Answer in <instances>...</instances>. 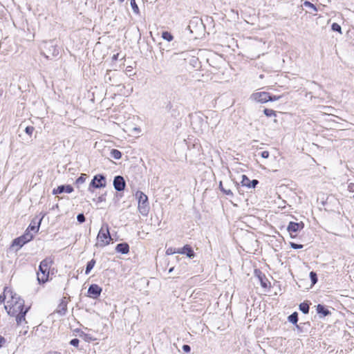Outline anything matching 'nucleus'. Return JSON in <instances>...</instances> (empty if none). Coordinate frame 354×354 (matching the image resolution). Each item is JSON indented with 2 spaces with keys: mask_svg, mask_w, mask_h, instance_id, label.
I'll list each match as a JSON object with an SVG mask.
<instances>
[{
  "mask_svg": "<svg viewBox=\"0 0 354 354\" xmlns=\"http://www.w3.org/2000/svg\"><path fill=\"white\" fill-rule=\"evenodd\" d=\"M115 250L121 254H127L129 252V245L127 243H119L117 245Z\"/></svg>",
  "mask_w": 354,
  "mask_h": 354,
  "instance_id": "14",
  "label": "nucleus"
},
{
  "mask_svg": "<svg viewBox=\"0 0 354 354\" xmlns=\"http://www.w3.org/2000/svg\"><path fill=\"white\" fill-rule=\"evenodd\" d=\"M102 290V288L97 284H92L88 288V294L91 298L97 299L100 295Z\"/></svg>",
  "mask_w": 354,
  "mask_h": 354,
  "instance_id": "9",
  "label": "nucleus"
},
{
  "mask_svg": "<svg viewBox=\"0 0 354 354\" xmlns=\"http://www.w3.org/2000/svg\"><path fill=\"white\" fill-rule=\"evenodd\" d=\"M290 246L293 249H301L303 248V245L301 244H297L295 243H290Z\"/></svg>",
  "mask_w": 354,
  "mask_h": 354,
  "instance_id": "33",
  "label": "nucleus"
},
{
  "mask_svg": "<svg viewBox=\"0 0 354 354\" xmlns=\"http://www.w3.org/2000/svg\"><path fill=\"white\" fill-rule=\"evenodd\" d=\"M251 98L257 102L264 104L269 101L278 100L281 98V96L272 95L266 91H259L252 93Z\"/></svg>",
  "mask_w": 354,
  "mask_h": 354,
  "instance_id": "4",
  "label": "nucleus"
},
{
  "mask_svg": "<svg viewBox=\"0 0 354 354\" xmlns=\"http://www.w3.org/2000/svg\"><path fill=\"white\" fill-rule=\"evenodd\" d=\"M118 54H116V55H114L112 58H113V60H117L118 59Z\"/></svg>",
  "mask_w": 354,
  "mask_h": 354,
  "instance_id": "39",
  "label": "nucleus"
},
{
  "mask_svg": "<svg viewBox=\"0 0 354 354\" xmlns=\"http://www.w3.org/2000/svg\"><path fill=\"white\" fill-rule=\"evenodd\" d=\"M257 277L261 282L262 287L267 288L268 279H267L266 277L265 276V274H262L260 271H259V274H258Z\"/></svg>",
  "mask_w": 354,
  "mask_h": 354,
  "instance_id": "16",
  "label": "nucleus"
},
{
  "mask_svg": "<svg viewBox=\"0 0 354 354\" xmlns=\"http://www.w3.org/2000/svg\"><path fill=\"white\" fill-rule=\"evenodd\" d=\"M310 277L312 283L313 285L317 283V274L315 272H310Z\"/></svg>",
  "mask_w": 354,
  "mask_h": 354,
  "instance_id": "28",
  "label": "nucleus"
},
{
  "mask_svg": "<svg viewBox=\"0 0 354 354\" xmlns=\"http://www.w3.org/2000/svg\"><path fill=\"white\" fill-rule=\"evenodd\" d=\"M178 254H186L188 257L192 258L194 257V252L189 245H185L183 248L177 250Z\"/></svg>",
  "mask_w": 354,
  "mask_h": 354,
  "instance_id": "11",
  "label": "nucleus"
},
{
  "mask_svg": "<svg viewBox=\"0 0 354 354\" xmlns=\"http://www.w3.org/2000/svg\"><path fill=\"white\" fill-rule=\"evenodd\" d=\"M86 178H87L86 174H82L81 176L78 178H77V180H75V184L78 185H81V184L84 183L86 181Z\"/></svg>",
  "mask_w": 354,
  "mask_h": 354,
  "instance_id": "24",
  "label": "nucleus"
},
{
  "mask_svg": "<svg viewBox=\"0 0 354 354\" xmlns=\"http://www.w3.org/2000/svg\"><path fill=\"white\" fill-rule=\"evenodd\" d=\"M162 37L168 41H171L173 40L174 39V37L173 35L169 32H167V31H164L162 33Z\"/></svg>",
  "mask_w": 354,
  "mask_h": 354,
  "instance_id": "22",
  "label": "nucleus"
},
{
  "mask_svg": "<svg viewBox=\"0 0 354 354\" xmlns=\"http://www.w3.org/2000/svg\"><path fill=\"white\" fill-rule=\"evenodd\" d=\"M304 227V223L301 221L299 223L295 222H290L288 227L287 230L290 233L292 237H295V235H293L292 233L297 232L298 231L301 230Z\"/></svg>",
  "mask_w": 354,
  "mask_h": 354,
  "instance_id": "8",
  "label": "nucleus"
},
{
  "mask_svg": "<svg viewBox=\"0 0 354 354\" xmlns=\"http://www.w3.org/2000/svg\"><path fill=\"white\" fill-rule=\"evenodd\" d=\"M131 6L133 10V12L136 14L139 13V8L136 2V0H131L130 1Z\"/></svg>",
  "mask_w": 354,
  "mask_h": 354,
  "instance_id": "26",
  "label": "nucleus"
},
{
  "mask_svg": "<svg viewBox=\"0 0 354 354\" xmlns=\"http://www.w3.org/2000/svg\"><path fill=\"white\" fill-rule=\"evenodd\" d=\"M34 131L35 127L32 126L26 127V128L25 129V132L30 136H32Z\"/></svg>",
  "mask_w": 354,
  "mask_h": 354,
  "instance_id": "30",
  "label": "nucleus"
},
{
  "mask_svg": "<svg viewBox=\"0 0 354 354\" xmlns=\"http://www.w3.org/2000/svg\"><path fill=\"white\" fill-rule=\"evenodd\" d=\"M261 156L263 158H268L270 156V153L268 151H263L261 153Z\"/></svg>",
  "mask_w": 354,
  "mask_h": 354,
  "instance_id": "35",
  "label": "nucleus"
},
{
  "mask_svg": "<svg viewBox=\"0 0 354 354\" xmlns=\"http://www.w3.org/2000/svg\"><path fill=\"white\" fill-rule=\"evenodd\" d=\"M79 342H80L79 339L75 338V339H73L72 340H71L70 344L73 346L78 347Z\"/></svg>",
  "mask_w": 354,
  "mask_h": 354,
  "instance_id": "32",
  "label": "nucleus"
},
{
  "mask_svg": "<svg viewBox=\"0 0 354 354\" xmlns=\"http://www.w3.org/2000/svg\"><path fill=\"white\" fill-rule=\"evenodd\" d=\"M77 219L80 223H83L85 221V217L83 214H80L77 216Z\"/></svg>",
  "mask_w": 354,
  "mask_h": 354,
  "instance_id": "34",
  "label": "nucleus"
},
{
  "mask_svg": "<svg viewBox=\"0 0 354 354\" xmlns=\"http://www.w3.org/2000/svg\"><path fill=\"white\" fill-rule=\"evenodd\" d=\"M106 186V179L104 176L98 174L94 176L90 183V187L94 188H102Z\"/></svg>",
  "mask_w": 354,
  "mask_h": 354,
  "instance_id": "7",
  "label": "nucleus"
},
{
  "mask_svg": "<svg viewBox=\"0 0 354 354\" xmlns=\"http://www.w3.org/2000/svg\"><path fill=\"white\" fill-rule=\"evenodd\" d=\"M136 196L138 199V210L142 214H147L148 208V197L142 192H137Z\"/></svg>",
  "mask_w": 354,
  "mask_h": 354,
  "instance_id": "5",
  "label": "nucleus"
},
{
  "mask_svg": "<svg viewBox=\"0 0 354 354\" xmlns=\"http://www.w3.org/2000/svg\"><path fill=\"white\" fill-rule=\"evenodd\" d=\"M119 1H121V2H122V1H124V0H119Z\"/></svg>",
  "mask_w": 354,
  "mask_h": 354,
  "instance_id": "42",
  "label": "nucleus"
},
{
  "mask_svg": "<svg viewBox=\"0 0 354 354\" xmlns=\"http://www.w3.org/2000/svg\"><path fill=\"white\" fill-rule=\"evenodd\" d=\"M309 305L310 304L308 301H304L303 303H301L299 305V310L304 314H308L309 312Z\"/></svg>",
  "mask_w": 354,
  "mask_h": 354,
  "instance_id": "17",
  "label": "nucleus"
},
{
  "mask_svg": "<svg viewBox=\"0 0 354 354\" xmlns=\"http://www.w3.org/2000/svg\"><path fill=\"white\" fill-rule=\"evenodd\" d=\"M183 350L186 353H189L190 352L191 348L189 345L185 344L183 346Z\"/></svg>",
  "mask_w": 354,
  "mask_h": 354,
  "instance_id": "37",
  "label": "nucleus"
},
{
  "mask_svg": "<svg viewBox=\"0 0 354 354\" xmlns=\"http://www.w3.org/2000/svg\"><path fill=\"white\" fill-rule=\"evenodd\" d=\"M6 342V339L0 335V348L3 346V344Z\"/></svg>",
  "mask_w": 354,
  "mask_h": 354,
  "instance_id": "38",
  "label": "nucleus"
},
{
  "mask_svg": "<svg viewBox=\"0 0 354 354\" xmlns=\"http://www.w3.org/2000/svg\"><path fill=\"white\" fill-rule=\"evenodd\" d=\"M348 190L350 192H354V183H350L348 185Z\"/></svg>",
  "mask_w": 354,
  "mask_h": 354,
  "instance_id": "36",
  "label": "nucleus"
},
{
  "mask_svg": "<svg viewBox=\"0 0 354 354\" xmlns=\"http://www.w3.org/2000/svg\"><path fill=\"white\" fill-rule=\"evenodd\" d=\"M241 183L243 186L250 188L255 187L256 185L259 183V181L257 180H250L246 175H243Z\"/></svg>",
  "mask_w": 354,
  "mask_h": 354,
  "instance_id": "12",
  "label": "nucleus"
},
{
  "mask_svg": "<svg viewBox=\"0 0 354 354\" xmlns=\"http://www.w3.org/2000/svg\"><path fill=\"white\" fill-rule=\"evenodd\" d=\"M112 241L109 225L107 223L102 224L97 234L95 246L97 248H102L109 245Z\"/></svg>",
  "mask_w": 354,
  "mask_h": 354,
  "instance_id": "3",
  "label": "nucleus"
},
{
  "mask_svg": "<svg viewBox=\"0 0 354 354\" xmlns=\"http://www.w3.org/2000/svg\"><path fill=\"white\" fill-rule=\"evenodd\" d=\"M49 354H60V353H58V352H53V353H49Z\"/></svg>",
  "mask_w": 354,
  "mask_h": 354,
  "instance_id": "40",
  "label": "nucleus"
},
{
  "mask_svg": "<svg viewBox=\"0 0 354 354\" xmlns=\"http://www.w3.org/2000/svg\"><path fill=\"white\" fill-rule=\"evenodd\" d=\"M176 253H178L177 250L173 248H169L166 250V254L167 255H171Z\"/></svg>",
  "mask_w": 354,
  "mask_h": 354,
  "instance_id": "31",
  "label": "nucleus"
},
{
  "mask_svg": "<svg viewBox=\"0 0 354 354\" xmlns=\"http://www.w3.org/2000/svg\"><path fill=\"white\" fill-rule=\"evenodd\" d=\"M66 192V193H71L73 192V188L71 185H60L58 186L56 189H54L53 190V194H62V192Z\"/></svg>",
  "mask_w": 354,
  "mask_h": 354,
  "instance_id": "13",
  "label": "nucleus"
},
{
  "mask_svg": "<svg viewBox=\"0 0 354 354\" xmlns=\"http://www.w3.org/2000/svg\"><path fill=\"white\" fill-rule=\"evenodd\" d=\"M288 321L292 324H297L298 322V314L295 312L288 317Z\"/></svg>",
  "mask_w": 354,
  "mask_h": 354,
  "instance_id": "23",
  "label": "nucleus"
},
{
  "mask_svg": "<svg viewBox=\"0 0 354 354\" xmlns=\"http://www.w3.org/2000/svg\"><path fill=\"white\" fill-rule=\"evenodd\" d=\"M263 113L267 117H276L277 116V112L274 110L271 109H267V108L263 110Z\"/></svg>",
  "mask_w": 354,
  "mask_h": 354,
  "instance_id": "20",
  "label": "nucleus"
},
{
  "mask_svg": "<svg viewBox=\"0 0 354 354\" xmlns=\"http://www.w3.org/2000/svg\"><path fill=\"white\" fill-rule=\"evenodd\" d=\"M331 28L333 30L342 33V28L338 24L333 23L331 26Z\"/></svg>",
  "mask_w": 354,
  "mask_h": 354,
  "instance_id": "29",
  "label": "nucleus"
},
{
  "mask_svg": "<svg viewBox=\"0 0 354 354\" xmlns=\"http://www.w3.org/2000/svg\"><path fill=\"white\" fill-rule=\"evenodd\" d=\"M304 5L306 6V7H308V8H310V9H312L314 12H317V9L316 8V6L313 4L312 3H310V1H306L304 3Z\"/></svg>",
  "mask_w": 354,
  "mask_h": 354,
  "instance_id": "27",
  "label": "nucleus"
},
{
  "mask_svg": "<svg viewBox=\"0 0 354 354\" xmlns=\"http://www.w3.org/2000/svg\"><path fill=\"white\" fill-rule=\"evenodd\" d=\"M113 186L117 191L124 190L126 186L124 178L120 176H115L113 180Z\"/></svg>",
  "mask_w": 354,
  "mask_h": 354,
  "instance_id": "10",
  "label": "nucleus"
},
{
  "mask_svg": "<svg viewBox=\"0 0 354 354\" xmlns=\"http://www.w3.org/2000/svg\"><path fill=\"white\" fill-rule=\"evenodd\" d=\"M317 310L318 313H322L324 315H327L329 313L328 310L325 309L324 306L321 304L317 305Z\"/></svg>",
  "mask_w": 354,
  "mask_h": 354,
  "instance_id": "25",
  "label": "nucleus"
},
{
  "mask_svg": "<svg viewBox=\"0 0 354 354\" xmlns=\"http://www.w3.org/2000/svg\"><path fill=\"white\" fill-rule=\"evenodd\" d=\"M173 270H174V268H171L169 270V272H171Z\"/></svg>",
  "mask_w": 354,
  "mask_h": 354,
  "instance_id": "41",
  "label": "nucleus"
},
{
  "mask_svg": "<svg viewBox=\"0 0 354 354\" xmlns=\"http://www.w3.org/2000/svg\"><path fill=\"white\" fill-rule=\"evenodd\" d=\"M111 155L113 158L116 160H119L122 157V153L119 150L115 149H113L111 151Z\"/></svg>",
  "mask_w": 354,
  "mask_h": 354,
  "instance_id": "19",
  "label": "nucleus"
},
{
  "mask_svg": "<svg viewBox=\"0 0 354 354\" xmlns=\"http://www.w3.org/2000/svg\"><path fill=\"white\" fill-rule=\"evenodd\" d=\"M41 221V219H40L39 221L37 223L35 221H32L26 230H28V232L30 231H34L35 233H37L39 231Z\"/></svg>",
  "mask_w": 354,
  "mask_h": 354,
  "instance_id": "15",
  "label": "nucleus"
},
{
  "mask_svg": "<svg viewBox=\"0 0 354 354\" xmlns=\"http://www.w3.org/2000/svg\"><path fill=\"white\" fill-rule=\"evenodd\" d=\"M219 188H220L221 191L225 195L230 196H232L234 195L233 192L231 191V189H226L223 187V184H222L221 181L219 183Z\"/></svg>",
  "mask_w": 354,
  "mask_h": 354,
  "instance_id": "21",
  "label": "nucleus"
},
{
  "mask_svg": "<svg viewBox=\"0 0 354 354\" xmlns=\"http://www.w3.org/2000/svg\"><path fill=\"white\" fill-rule=\"evenodd\" d=\"M95 263H96V261L95 259H91L90 261L88 262V263L86 265V271H85L86 274H88L91 272V270L95 266Z\"/></svg>",
  "mask_w": 354,
  "mask_h": 354,
  "instance_id": "18",
  "label": "nucleus"
},
{
  "mask_svg": "<svg viewBox=\"0 0 354 354\" xmlns=\"http://www.w3.org/2000/svg\"><path fill=\"white\" fill-rule=\"evenodd\" d=\"M32 239L33 235L30 232H28V230H26L23 235L12 241V246L21 248L24 245L30 241Z\"/></svg>",
  "mask_w": 354,
  "mask_h": 354,
  "instance_id": "6",
  "label": "nucleus"
},
{
  "mask_svg": "<svg viewBox=\"0 0 354 354\" xmlns=\"http://www.w3.org/2000/svg\"><path fill=\"white\" fill-rule=\"evenodd\" d=\"M53 263L51 258H46L40 262L37 272V279L39 284H44L50 279V267Z\"/></svg>",
  "mask_w": 354,
  "mask_h": 354,
  "instance_id": "2",
  "label": "nucleus"
},
{
  "mask_svg": "<svg viewBox=\"0 0 354 354\" xmlns=\"http://www.w3.org/2000/svg\"><path fill=\"white\" fill-rule=\"evenodd\" d=\"M3 303H5L4 308L7 313L15 317L17 326L27 324L26 315L30 308L26 307L24 300L9 287H5L0 295V304Z\"/></svg>",
  "mask_w": 354,
  "mask_h": 354,
  "instance_id": "1",
  "label": "nucleus"
}]
</instances>
